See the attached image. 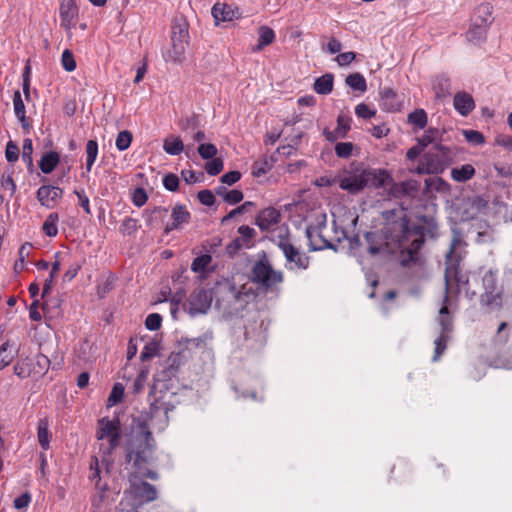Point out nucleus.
I'll return each instance as SVG.
<instances>
[{
	"label": "nucleus",
	"mask_w": 512,
	"mask_h": 512,
	"mask_svg": "<svg viewBox=\"0 0 512 512\" xmlns=\"http://www.w3.org/2000/svg\"><path fill=\"white\" fill-rule=\"evenodd\" d=\"M364 239L371 255L399 253L403 266H409L418 260L419 251L424 244L420 229L410 228L406 219L389 224L380 231L366 232Z\"/></svg>",
	"instance_id": "1"
},
{
	"label": "nucleus",
	"mask_w": 512,
	"mask_h": 512,
	"mask_svg": "<svg viewBox=\"0 0 512 512\" xmlns=\"http://www.w3.org/2000/svg\"><path fill=\"white\" fill-rule=\"evenodd\" d=\"M463 246V241L460 237L455 236L452 239L450 249L446 255V269H445V286L446 295L444 298V305L439 311L438 321L441 326V333L438 338L435 339V350L433 361H438L440 356L446 349V344L449 339V334L453 330L452 317L450 316L448 305L451 304L453 296H456L462 290L466 289L468 285V276L462 273L458 264L462 258L461 253L458 251Z\"/></svg>",
	"instance_id": "2"
},
{
	"label": "nucleus",
	"mask_w": 512,
	"mask_h": 512,
	"mask_svg": "<svg viewBox=\"0 0 512 512\" xmlns=\"http://www.w3.org/2000/svg\"><path fill=\"white\" fill-rule=\"evenodd\" d=\"M125 469L128 474L136 473L152 480L158 479V474L150 469L154 461L155 441L152 432L145 426L140 429L133 427L125 446Z\"/></svg>",
	"instance_id": "3"
},
{
	"label": "nucleus",
	"mask_w": 512,
	"mask_h": 512,
	"mask_svg": "<svg viewBox=\"0 0 512 512\" xmlns=\"http://www.w3.org/2000/svg\"><path fill=\"white\" fill-rule=\"evenodd\" d=\"M391 181V175L387 170L369 168L363 164L351 165L337 177L339 187L351 194L367 187H383Z\"/></svg>",
	"instance_id": "4"
},
{
	"label": "nucleus",
	"mask_w": 512,
	"mask_h": 512,
	"mask_svg": "<svg viewBox=\"0 0 512 512\" xmlns=\"http://www.w3.org/2000/svg\"><path fill=\"white\" fill-rule=\"evenodd\" d=\"M174 393L167 390V384L163 381H154L149 393L150 407L148 418L144 423H138L136 428L147 427L161 432L169 423L168 414L174 409L172 398Z\"/></svg>",
	"instance_id": "5"
},
{
	"label": "nucleus",
	"mask_w": 512,
	"mask_h": 512,
	"mask_svg": "<svg viewBox=\"0 0 512 512\" xmlns=\"http://www.w3.org/2000/svg\"><path fill=\"white\" fill-rule=\"evenodd\" d=\"M96 438L100 441L99 450L102 454V464L108 466L111 460L108 459L113 451L119 446L121 440V425L119 419L103 417L97 422Z\"/></svg>",
	"instance_id": "6"
},
{
	"label": "nucleus",
	"mask_w": 512,
	"mask_h": 512,
	"mask_svg": "<svg viewBox=\"0 0 512 512\" xmlns=\"http://www.w3.org/2000/svg\"><path fill=\"white\" fill-rule=\"evenodd\" d=\"M171 48L164 54L166 62L181 63L185 59L186 47L189 43L188 24L186 21H177L172 26Z\"/></svg>",
	"instance_id": "7"
},
{
	"label": "nucleus",
	"mask_w": 512,
	"mask_h": 512,
	"mask_svg": "<svg viewBox=\"0 0 512 512\" xmlns=\"http://www.w3.org/2000/svg\"><path fill=\"white\" fill-rule=\"evenodd\" d=\"M275 243L285 256V267L288 270H306L309 267V257L302 253L286 234H279Z\"/></svg>",
	"instance_id": "8"
},
{
	"label": "nucleus",
	"mask_w": 512,
	"mask_h": 512,
	"mask_svg": "<svg viewBox=\"0 0 512 512\" xmlns=\"http://www.w3.org/2000/svg\"><path fill=\"white\" fill-rule=\"evenodd\" d=\"M142 478L145 477L140 474H128V480L130 483L128 492L134 499L135 504L138 506L152 502L157 498V490L155 486L143 481Z\"/></svg>",
	"instance_id": "9"
},
{
	"label": "nucleus",
	"mask_w": 512,
	"mask_h": 512,
	"mask_svg": "<svg viewBox=\"0 0 512 512\" xmlns=\"http://www.w3.org/2000/svg\"><path fill=\"white\" fill-rule=\"evenodd\" d=\"M252 280L264 288H272L283 281L281 271H276L268 262L258 261L253 266Z\"/></svg>",
	"instance_id": "10"
},
{
	"label": "nucleus",
	"mask_w": 512,
	"mask_h": 512,
	"mask_svg": "<svg viewBox=\"0 0 512 512\" xmlns=\"http://www.w3.org/2000/svg\"><path fill=\"white\" fill-rule=\"evenodd\" d=\"M432 174L442 173L451 161L449 148L436 144L424 156Z\"/></svg>",
	"instance_id": "11"
},
{
	"label": "nucleus",
	"mask_w": 512,
	"mask_h": 512,
	"mask_svg": "<svg viewBox=\"0 0 512 512\" xmlns=\"http://www.w3.org/2000/svg\"><path fill=\"white\" fill-rule=\"evenodd\" d=\"M326 227V215L320 214L317 218L316 225H308L306 228V236L309 240L311 250H323L332 248L333 245L322 235V229Z\"/></svg>",
	"instance_id": "12"
},
{
	"label": "nucleus",
	"mask_w": 512,
	"mask_h": 512,
	"mask_svg": "<svg viewBox=\"0 0 512 512\" xmlns=\"http://www.w3.org/2000/svg\"><path fill=\"white\" fill-rule=\"evenodd\" d=\"M213 297L210 290L204 288L195 289L188 299V313L191 316L206 314L210 309Z\"/></svg>",
	"instance_id": "13"
},
{
	"label": "nucleus",
	"mask_w": 512,
	"mask_h": 512,
	"mask_svg": "<svg viewBox=\"0 0 512 512\" xmlns=\"http://www.w3.org/2000/svg\"><path fill=\"white\" fill-rule=\"evenodd\" d=\"M63 196V190L58 186L42 185L37 190V199L48 209L54 208Z\"/></svg>",
	"instance_id": "14"
},
{
	"label": "nucleus",
	"mask_w": 512,
	"mask_h": 512,
	"mask_svg": "<svg viewBox=\"0 0 512 512\" xmlns=\"http://www.w3.org/2000/svg\"><path fill=\"white\" fill-rule=\"evenodd\" d=\"M380 96L382 109L388 112L401 110L403 99L392 88H383L380 91Z\"/></svg>",
	"instance_id": "15"
},
{
	"label": "nucleus",
	"mask_w": 512,
	"mask_h": 512,
	"mask_svg": "<svg viewBox=\"0 0 512 512\" xmlns=\"http://www.w3.org/2000/svg\"><path fill=\"white\" fill-rule=\"evenodd\" d=\"M61 26L66 30H70L75 24L77 16V7L73 0H63L60 9Z\"/></svg>",
	"instance_id": "16"
},
{
	"label": "nucleus",
	"mask_w": 512,
	"mask_h": 512,
	"mask_svg": "<svg viewBox=\"0 0 512 512\" xmlns=\"http://www.w3.org/2000/svg\"><path fill=\"white\" fill-rule=\"evenodd\" d=\"M280 212L273 208L268 207L259 212L256 217V225L262 230H269L273 225L280 221Z\"/></svg>",
	"instance_id": "17"
},
{
	"label": "nucleus",
	"mask_w": 512,
	"mask_h": 512,
	"mask_svg": "<svg viewBox=\"0 0 512 512\" xmlns=\"http://www.w3.org/2000/svg\"><path fill=\"white\" fill-rule=\"evenodd\" d=\"M351 127V118L340 114L337 118V127L330 131L328 129H325L323 134L325 135L326 139L330 142H334L337 139L346 137L348 131Z\"/></svg>",
	"instance_id": "18"
},
{
	"label": "nucleus",
	"mask_w": 512,
	"mask_h": 512,
	"mask_svg": "<svg viewBox=\"0 0 512 512\" xmlns=\"http://www.w3.org/2000/svg\"><path fill=\"white\" fill-rule=\"evenodd\" d=\"M211 13L217 25L220 22L232 21L240 16L238 9H234L230 5L221 3H216L212 7Z\"/></svg>",
	"instance_id": "19"
},
{
	"label": "nucleus",
	"mask_w": 512,
	"mask_h": 512,
	"mask_svg": "<svg viewBox=\"0 0 512 512\" xmlns=\"http://www.w3.org/2000/svg\"><path fill=\"white\" fill-rule=\"evenodd\" d=\"M173 222L165 227V233H169L174 229H179L182 225L189 223L191 215L183 205H176L172 209Z\"/></svg>",
	"instance_id": "20"
},
{
	"label": "nucleus",
	"mask_w": 512,
	"mask_h": 512,
	"mask_svg": "<svg viewBox=\"0 0 512 512\" xmlns=\"http://www.w3.org/2000/svg\"><path fill=\"white\" fill-rule=\"evenodd\" d=\"M453 105L455 110L462 116H467L475 108L473 97L466 92L456 93Z\"/></svg>",
	"instance_id": "21"
},
{
	"label": "nucleus",
	"mask_w": 512,
	"mask_h": 512,
	"mask_svg": "<svg viewBox=\"0 0 512 512\" xmlns=\"http://www.w3.org/2000/svg\"><path fill=\"white\" fill-rule=\"evenodd\" d=\"M492 13L493 7L490 3H481L474 10L472 22L489 28L493 22Z\"/></svg>",
	"instance_id": "22"
},
{
	"label": "nucleus",
	"mask_w": 512,
	"mask_h": 512,
	"mask_svg": "<svg viewBox=\"0 0 512 512\" xmlns=\"http://www.w3.org/2000/svg\"><path fill=\"white\" fill-rule=\"evenodd\" d=\"M224 288L227 290L229 294V301H233L235 304H239L241 308L248 304L249 300L254 297V295L246 291L244 289L237 290L236 286L231 283H227L224 285Z\"/></svg>",
	"instance_id": "23"
},
{
	"label": "nucleus",
	"mask_w": 512,
	"mask_h": 512,
	"mask_svg": "<svg viewBox=\"0 0 512 512\" xmlns=\"http://www.w3.org/2000/svg\"><path fill=\"white\" fill-rule=\"evenodd\" d=\"M420 183L417 180L409 179L401 183L394 184L392 190L395 196L414 197L418 194Z\"/></svg>",
	"instance_id": "24"
},
{
	"label": "nucleus",
	"mask_w": 512,
	"mask_h": 512,
	"mask_svg": "<svg viewBox=\"0 0 512 512\" xmlns=\"http://www.w3.org/2000/svg\"><path fill=\"white\" fill-rule=\"evenodd\" d=\"M13 107L16 118L19 120L21 127L25 130L30 128L29 120L26 117L25 104L23 102L21 93L16 90L13 95Z\"/></svg>",
	"instance_id": "25"
},
{
	"label": "nucleus",
	"mask_w": 512,
	"mask_h": 512,
	"mask_svg": "<svg viewBox=\"0 0 512 512\" xmlns=\"http://www.w3.org/2000/svg\"><path fill=\"white\" fill-rule=\"evenodd\" d=\"M480 303L481 306L488 311L500 309L502 306L501 291H485L484 294L481 295Z\"/></svg>",
	"instance_id": "26"
},
{
	"label": "nucleus",
	"mask_w": 512,
	"mask_h": 512,
	"mask_svg": "<svg viewBox=\"0 0 512 512\" xmlns=\"http://www.w3.org/2000/svg\"><path fill=\"white\" fill-rule=\"evenodd\" d=\"M432 88L437 98H445L451 94L450 79L445 75H437L432 81Z\"/></svg>",
	"instance_id": "27"
},
{
	"label": "nucleus",
	"mask_w": 512,
	"mask_h": 512,
	"mask_svg": "<svg viewBox=\"0 0 512 512\" xmlns=\"http://www.w3.org/2000/svg\"><path fill=\"white\" fill-rule=\"evenodd\" d=\"M60 156L55 151H49L42 155L39 161V168L45 174H50L58 165Z\"/></svg>",
	"instance_id": "28"
},
{
	"label": "nucleus",
	"mask_w": 512,
	"mask_h": 512,
	"mask_svg": "<svg viewBox=\"0 0 512 512\" xmlns=\"http://www.w3.org/2000/svg\"><path fill=\"white\" fill-rule=\"evenodd\" d=\"M184 149L185 146L179 136L170 135L163 142V150L169 155H179Z\"/></svg>",
	"instance_id": "29"
},
{
	"label": "nucleus",
	"mask_w": 512,
	"mask_h": 512,
	"mask_svg": "<svg viewBox=\"0 0 512 512\" xmlns=\"http://www.w3.org/2000/svg\"><path fill=\"white\" fill-rule=\"evenodd\" d=\"M167 208L165 207H155L152 210H145L143 213V217L145 218L146 225L150 228H154L159 220L163 219L167 215Z\"/></svg>",
	"instance_id": "30"
},
{
	"label": "nucleus",
	"mask_w": 512,
	"mask_h": 512,
	"mask_svg": "<svg viewBox=\"0 0 512 512\" xmlns=\"http://www.w3.org/2000/svg\"><path fill=\"white\" fill-rule=\"evenodd\" d=\"M334 77L332 74L327 73L314 82V91L321 95H327L333 90Z\"/></svg>",
	"instance_id": "31"
},
{
	"label": "nucleus",
	"mask_w": 512,
	"mask_h": 512,
	"mask_svg": "<svg viewBox=\"0 0 512 512\" xmlns=\"http://www.w3.org/2000/svg\"><path fill=\"white\" fill-rule=\"evenodd\" d=\"M487 30L488 27L472 22L470 29L466 33L467 40L474 44H479L480 42L485 40Z\"/></svg>",
	"instance_id": "32"
},
{
	"label": "nucleus",
	"mask_w": 512,
	"mask_h": 512,
	"mask_svg": "<svg viewBox=\"0 0 512 512\" xmlns=\"http://www.w3.org/2000/svg\"><path fill=\"white\" fill-rule=\"evenodd\" d=\"M475 174V169L471 164H464L461 167L451 170V177L457 182H465L470 180Z\"/></svg>",
	"instance_id": "33"
},
{
	"label": "nucleus",
	"mask_w": 512,
	"mask_h": 512,
	"mask_svg": "<svg viewBox=\"0 0 512 512\" xmlns=\"http://www.w3.org/2000/svg\"><path fill=\"white\" fill-rule=\"evenodd\" d=\"M258 44L253 49L254 51H260L265 46L270 45L275 40L274 31L268 26H261L258 31Z\"/></svg>",
	"instance_id": "34"
},
{
	"label": "nucleus",
	"mask_w": 512,
	"mask_h": 512,
	"mask_svg": "<svg viewBox=\"0 0 512 512\" xmlns=\"http://www.w3.org/2000/svg\"><path fill=\"white\" fill-rule=\"evenodd\" d=\"M38 442L43 450H48L50 447V433L48 430V422L46 419H41L37 427Z\"/></svg>",
	"instance_id": "35"
},
{
	"label": "nucleus",
	"mask_w": 512,
	"mask_h": 512,
	"mask_svg": "<svg viewBox=\"0 0 512 512\" xmlns=\"http://www.w3.org/2000/svg\"><path fill=\"white\" fill-rule=\"evenodd\" d=\"M346 84L353 90L364 93L367 90V82L365 77L356 72L348 75L345 80Z\"/></svg>",
	"instance_id": "36"
},
{
	"label": "nucleus",
	"mask_w": 512,
	"mask_h": 512,
	"mask_svg": "<svg viewBox=\"0 0 512 512\" xmlns=\"http://www.w3.org/2000/svg\"><path fill=\"white\" fill-rule=\"evenodd\" d=\"M98 156V143L96 140H89L86 144V171L90 172Z\"/></svg>",
	"instance_id": "37"
},
{
	"label": "nucleus",
	"mask_w": 512,
	"mask_h": 512,
	"mask_svg": "<svg viewBox=\"0 0 512 512\" xmlns=\"http://www.w3.org/2000/svg\"><path fill=\"white\" fill-rule=\"evenodd\" d=\"M212 262V256L208 253L200 255L192 261L191 270L195 273H205Z\"/></svg>",
	"instance_id": "38"
},
{
	"label": "nucleus",
	"mask_w": 512,
	"mask_h": 512,
	"mask_svg": "<svg viewBox=\"0 0 512 512\" xmlns=\"http://www.w3.org/2000/svg\"><path fill=\"white\" fill-rule=\"evenodd\" d=\"M125 387L122 383H115L107 399V407H113L123 400Z\"/></svg>",
	"instance_id": "39"
},
{
	"label": "nucleus",
	"mask_w": 512,
	"mask_h": 512,
	"mask_svg": "<svg viewBox=\"0 0 512 512\" xmlns=\"http://www.w3.org/2000/svg\"><path fill=\"white\" fill-rule=\"evenodd\" d=\"M58 220H59V216L57 213H50L44 224H43V232L45 233V235H47L48 237H55L58 233V227H57V223H58Z\"/></svg>",
	"instance_id": "40"
},
{
	"label": "nucleus",
	"mask_w": 512,
	"mask_h": 512,
	"mask_svg": "<svg viewBox=\"0 0 512 512\" xmlns=\"http://www.w3.org/2000/svg\"><path fill=\"white\" fill-rule=\"evenodd\" d=\"M42 309L44 313L51 314V316H56L59 313L61 300L57 297H50L49 295L46 298H43Z\"/></svg>",
	"instance_id": "41"
},
{
	"label": "nucleus",
	"mask_w": 512,
	"mask_h": 512,
	"mask_svg": "<svg viewBox=\"0 0 512 512\" xmlns=\"http://www.w3.org/2000/svg\"><path fill=\"white\" fill-rule=\"evenodd\" d=\"M440 138V131L436 128H429L425 133L417 139L418 145L422 148L435 143Z\"/></svg>",
	"instance_id": "42"
},
{
	"label": "nucleus",
	"mask_w": 512,
	"mask_h": 512,
	"mask_svg": "<svg viewBox=\"0 0 512 512\" xmlns=\"http://www.w3.org/2000/svg\"><path fill=\"white\" fill-rule=\"evenodd\" d=\"M11 348L12 344H10L9 341L4 342L0 346V370L4 369L12 362L14 353L10 350Z\"/></svg>",
	"instance_id": "43"
},
{
	"label": "nucleus",
	"mask_w": 512,
	"mask_h": 512,
	"mask_svg": "<svg viewBox=\"0 0 512 512\" xmlns=\"http://www.w3.org/2000/svg\"><path fill=\"white\" fill-rule=\"evenodd\" d=\"M408 122L423 129L427 124V113L423 109H416L408 115Z\"/></svg>",
	"instance_id": "44"
},
{
	"label": "nucleus",
	"mask_w": 512,
	"mask_h": 512,
	"mask_svg": "<svg viewBox=\"0 0 512 512\" xmlns=\"http://www.w3.org/2000/svg\"><path fill=\"white\" fill-rule=\"evenodd\" d=\"M132 142V133L128 130H123L118 133L116 138V148L119 151H124L129 148Z\"/></svg>",
	"instance_id": "45"
},
{
	"label": "nucleus",
	"mask_w": 512,
	"mask_h": 512,
	"mask_svg": "<svg viewBox=\"0 0 512 512\" xmlns=\"http://www.w3.org/2000/svg\"><path fill=\"white\" fill-rule=\"evenodd\" d=\"M197 151H198L199 155L201 156V158H203L205 160H210L212 158H215L217 155V152H218L217 147L211 143H201L198 146Z\"/></svg>",
	"instance_id": "46"
},
{
	"label": "nucleus",
	"mask_w": 512,
	"mask_h": 512,
	"mask_svg": "<svg viewBox=\"0 0 512 512\" xmlns=\"http://www.w3.org/2000/svg\"><path fill=\"white\" fill-rule=\"evenodd\" d=\"M33 143L30 138H26L23 141L22 146V160L27 164L28 167L33 166Z\"/></svg>",
	"instance_id": "47"
},
{
	"label": "nucleus",
	"mask_w": 512,
	"mask_h": 512,
	"mask_svg": "<svg viewBox=\"0 0 512 512\" xmlns=\"http://www.w3.org/2000/svg\"><path fill=\"white\" fill-rule=\"evenodd\" d=\"M224 167L223 160L221 158H212L205 164L206 172L211 176L218 175Z\"/></svg>",
	"instance_id": "48"
},
{
	"label": "nucleus",
	"mask_w": 512,
	"mask_h": 512,
	"mask_svg": "<svg viewBox=\"0 0 512 512\" xmlns=\"http://www.w3.org/2000/svg\"><path fill=\"white\" fill-rule=\"evenodd\" d=\"M272 168V163L269 162L268 159H262L260 161H256L252 167V174L255 177H260L265 175Z\"/></svg>",
	"instance_id": "49"
},
{
	"label": "nucleus",
	"mask_w": 512,
	"mask_h": 512,
	"mask_svg": "<svg viewBox=\"0 0 512 512\" xmlns=\"http://www.w3.org/2000/svg\"><path fill=\"white\" fill-rule=\"evenodd\" d=\"M1 188L13 196L16 191V184L12 178V173H3L1 176Z\"/></svg>",
	"instance_id": "50"
},
{
	"label": "nucleus",
	"mask_w": 512,
	"mask_h": 512,
	"mask_svg": "<svg viewBox=\"0 0 512 512\" xmlns=\"http://www.w3.org/2000/svg\"><path fill=\"white\" fill-rule=\"evenodd\" d=\"M262 326H263V322H261L255 329L254 328L250 329L249 327H245V339L249 340V339L256 338V340L262 344L263 341L265 340V334H264V331L262 330Z\"/></svg>",
	"instance_id": "51"
},
{
	"label": "nucleus",
	"mask_w": 512,
	"mask_h": 512,
	"mask_svg": "<svg viewBox=\"0 0 512 512\" xmlns=\"http://www.w3.org/2000/svg\"><path fill=\"white\" fill-rule=\"evenodd\" d=\"M148 375H149L148 369H142L139 372V374L137 375V377L133 383V387H132L133 393L138 394L144 389V386L148 379Z\"/></svg>",
	"instance_id": "52"
},
{
	"label": "nucleus",
	"mask_w": 512,
	"mask_h": 512,
	"mask_svg": "<svg viewBox=\"0 0 512 512\" xmlns=\"http://www.w3.org/2000/svg\"><path fill=\"white\" fill-rule=\"evenodd\" d=\"M61 63H62L63 68L68 72H72L76 69V62H75L74 56H73L72 52L68 49H65L63 51L62 57H61Z\"/></svg>",
	"instance_id": "53"
},
{
	"label": "nucleus",
	"mask_w": 512,
	"mask_h": 512,
	"mask_svg": "<svg viewBox=\"0 0 512 512\" xmlns=\"http://www.w3.org/2000/svg\"><path fill=\"white\" fill-rule=\"evenodd\" d=\"M354 145L351 142H339L335 145V153L340 158L351 156Z\"/></svg>",
	"instance_id": "54"
},
{
	"label": "nucleus",
	"mask_w": 512,
	"mask_h": 512,
	"mask_svg": "<svg viewBox=\"0 0 512 512\" xmlns=\"http://www.w3.org/2000/svg\"><path fill=\"white\" fill-rule=\"evenodd\" d=\"M483 286L485 291H499L497 288V276L492 271H487L483 276Z\"/></svg>",
	"instance_id": "55"
},
{
	"label": "nucleus",
	"mask_w": 512,
	"mask_h": 512,
	"mask_svg": "<svg viewBox=\"0 0 512 512\" xmlns=\"http://www.w3.org/2000/svg\"><path fill=\"white\" fill-rule=\"evenodd\" d=\"M355 114L359 117V118H363V119H370L372 117H374L376 115V110L375 109H372L370 108L367 104L365 103H360L358 104L356 107H355Z\"/></svg>",
	"instance_id": "56"
},
{
	"label": "nucleus",
	"mask_w": 512,
	"mask_h": 512,
	"mask_svg": "<svg viewBox=\"0 0 512 512\" xmlns=\"http://www.w3.org/2000/svg\"><path fill=\"white\" fill-rule=\"evenodd\" d=\"M162 317L158 313H151L146 317L145 326L150 331H156L161 327Z\"/></svg>",
	"instance_id": "57"
},
{
	"label": "nucleus",
	"mask_w": 512,
	"mask_h": 512,
	"mask_svg": "<svg viewBox=\"0 0 512 512\" xmlns=\"http://www.w3.org/2000/svg\"><path fill=\"white\" fill-rule=\"evenodd\" d=\"M137 230V220L131 217H128L123 220L120 225V231L124 235H131L135 233Z\"/></svg>",
	"instance_id": "58"
},
{
	"label": "nucleus",
	"mask_w": 512,
	"mask_h": 512,
	"mask_svg": "<svg viewBox=\"0 0 512 512\" xmlns=\"http://www.w3.org/2000/svg\"><path fill=\"white\" fill-rule=\"evenodd\" d=\"M238 233L240 234L239 238L242 239V242H244L247 247H249V242L256 235V231L247 225L240 226L238 228Z\"/></svg>",
	"instance_id": "59"
},
{
	"label": "nucleus",
	"mask_w": 512,
	"mask_h": 512,
	"mask_svg": "<svg viewBox=\"0 0 512 512\" xmlns=\"http://www.w3.org/2000/svg\"><path fill=\"white\" fill-rule=\"evenodd\" d=\"M163 186L168 191H177L179 187V178L173 173H169L163 178Z\"/></svg>",
	"instance_id": "60"
},
{
	"label": "nucleus",
	"mask_w": 512,
	"mask_h": 512,
	"mask_svg": "<svg viewBox=\"0 0 512 512\" xmlns=\"http://www.w3.org/2000/svg\"><path fill=\"white\" fill-rule=\"evenodd\" d=\"M5 157L8 162H15L18 160L19 148L13 141H9L6 144Z\"/></svg>",
	"instance_id": "61"
},
{
	"label": "nucleus",
	"mask_w": 512,
	"mask_h": 512,
	"mask_svg": "<svg viewBox=\"0 0 512 512\" xmlns=\"http://www.w3.org/2000/svg\"><path fill=\"white\" fill-rule=\"evenodd\" d=\"M463 134L465 136V139L473 144L480 145L485 142L484 136L482 133L476 131V130H464Z\"/></svg>",
	"instance_id": "62"
},
{
	"label": "nucleus",
	"mask_w": 512,
	"mask_h": 512,
	"mask_svg": "<svg viewBox=\"0 0 512 512\" xmlns=\"http://www.w3.org/2000/svg\"><path fill=\"white\" fill-rule=\"evenodd\" d=\"M148 196L143 188H136L132 195V202L137 207H142L147 202Z\"/></svg>",
	"instance_id": "63"
},
{
	"label": "nucleus",
	"mask_w": 512,
	"mask_h": 512,
	"mask_svg": "<svg viewBox=\"0 0 512 512\" xmlns=\"http://www.w3.org/2000/svg\"><path fill=\"white\" fill-rule=\"evenodd\" d=\"M81 267H82L81 263H78V262L72 263L69 266V268L66 270V272L63 274V281L71 282L76 277V275L80 271Z\"/></svg>",
	"instance_id": "64"
}]
</instances>
